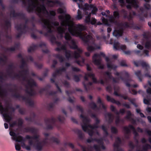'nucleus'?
Wrapping results in <instances>:
<instances>
[{
	"label": "nucleus",
	"mask_w": 151,
	"mask_h": 151,
	"mask_svg": "<svg viewBox=\"0 0 151 151\" xmlns=\"http://www.w3.org/2000/svg\"><path fill=\"white\" fill-rule=\"evenodd\" d=\"M48 6L52 7L56 5L60 7H63L64 3L60 0H12L13 3H17L19 1L22 2L23 6L27 5V11L29 12H35L40 18L38 22L41 24L43 29L47 31L44 34L46 37L50 39L52 44H56L58 47L55 49L57 51L61 50L65 51L66 57L69 59L72 55L75 58H80L81 60H76V63H84V59L81 57L80 54L82 50L78 49L73 53L66 50V47H69L70 48L75 49L78 47L76 45L74 40L72 39L69 34L70 33L72 35L79 37L83 41L85 45L88 46V50L92 52L96 49V46L94 42V41L92 37L86 32H82L83 30L86 29L85 26L82 24L74 25L73 23L71 20V17L68 14H61L58 16V18L60 22V26L57 27L58 33L57 37L58 38H62L63 37V34L65 35V38L66 41L64 42V45L61 46L60 42L56 41V39L53 33L54 26H58L59 22L55 21L54 22H50V20L45 19L44 17L48 18L49 14L45 7L44 2Z\"/></svg>",
	"instance_id": "1"
},
{
	"label": "nucleus",
	"mask_w": 151,
	"mask_h": 151,
	"mask_svg": "<svg viewBox=\"0 0 151 151\" xmlns=\"http://www.w3.org/2000/svg\"><path fill=\"white\" fill-rule=\"evenodd\" d=\"M18 57L22 58L21 65L19 66L21 71H19L18 74L15 73L14 71L15 67L14 64L11 63L8 66L7 75L0 72V81L3 82L8 77L12 79L22 80L25 87L26 93L29 96H33L36 93L34 87L37 86L36 83L29 76L28 65L22 57V55L18 54Z\"/></svg>",
	"instance_id": "2"
},
{
	"label": "nucleus",
	"mask_w": 151,
	"mask_h": 151,
	"mask_svg": "<svg viewBox=\"0 0 151 151\" xmlns=\"http://www.w3.org/2000/svg\"><path fill=\"white\" fill-rule=\"evenodd\" d=\"M80 117L83 119V124L81 125L83 129L85 132H87L89 135L91 137L94 133L93 130L95 128H98L99 127L98 124L100 123L99 120L96 118V123L93 125H91L88 124L91 121L90 119L87 117L83 116L82 114L81 115Z\"/></svg>",
	"instance_id": "3"
},
{
	"label": "nucleus",
	"mask_w": 151,
	"mask_h": 151,
	"mask_svg": "<svg viewBox=\"0 0 151 151\" xmlns=\"http://www.w3.org/2000/svg\"><path fill=\"white\" fill-rule=\"evenodd\" d=\"M15 110V108L10 104L7 105L5 107H3L2 105H0V113L6 122L8 123L12 119V114Z\"/></svg>",
	"instance_id": "4"
},
{
	"label": "nucleus",
	"mask_w": 151,
	"mask_h": 151,
	"mask_svg": "<svg viewBox=\"0 0 151 151\" xmlns=\"http://www.w3.org/2000/svg\"><path fill=\"white\" fill-rule=\"evenodd\" d=\"M115 25L118 29L121 31V33H119L117 32L115 34L114 32H113V34L114 36L115 37H120L122 35V31L124 28H129L130 27V26L128 23L126 22H119L118 21H116L115 22Z\"/></svg>",
	"instance_id": "5"
},
{
	"label": "nucleus",
	"mask_w": 151,
	"mask_h": 151,
	"mask_svg": "<svg viewBox=\"0 0 151 151\" xmlns=\"http://www.w3.org/2000/svg\"><path fill=\"white\" fill-rule=\"evenodd\" d=\"M100 55L105 57V55L103 52H101L100 55L99 54H95L93 57V63L97 66L99 69H102L104 68V65L102 64V60Z\"/></svg>",
	"instance_id": "6"
},
{
	"label": "nucleus",
	"mask_w": 151,
	"mask_h": 151,
	"mask_svg": "<svg viewBox=\"0 0 151 151\" xmlns=\"http://www.w3.org/2000/svg\"><path fill=\"white\" fill-rule=\"evenodd\" d=\"M15 28L19 32L16 36L17 38L20 37L23 33H26L29 29L26 26V24L24 23H22L19 25H16L15 26Z\"/></svg>",
	"instance_id": "7"
},
{
	"label": "nucleus",
	"mask_w": 151,
	"mask_h": 151,
	"mask_svg": "<svg viewBox=\"0 0 151 151\" xmlns=\"http://www.w3.org/2000/svg\"><path fill=\"white\" fill-rule=\"evenodd\" d=\"M45 138L44 139L43 142L45 144H49L52 142H53L58 144L60 142L59 138H56L54 137H51L49 135L48 133L44 134Z\"/></svg>",
	"instance_id": "8"
},
{
	"label": "nucleus",
	"mask_w": 151,
	"mask_h": 151,
	"mask_svg": "<svg viewBox=\"0 0 151 151\" xmlns=\"http://www.w3.org/2000/svg\"><path fill=\"white\" fill-rule=\"evenodd\" d=\"M150 73L148 69L147 68H145L144 75H142L141 71L139 70L135 71L134 72L135 74L137 77L139 81L141 82L142 81V78H143L144 77L151 78V76L150 75Z\"/></svg>",
	"instance_id": "9"
},
{
	"label": "nucleus",
	"mask_w": 151,
	"mask_h": 151,
	"mask_svg": "<svg viewBox=\"0 0 151 151\" xmlns=\"http://www.w3.org/2000/svg\"><path fill=\"white\" fill-rule=\"evenodd\" d=\"M9 10L10 11L9 15L10 18L11 17L17 18L20 17L24 19H25V15L22 13H15V11L12 6H10L9 8Z\"/></svg>",
	"instance_id": "10"
},
{
	"label": "nucleus",
	"mask_w": 151,
	"mask_h": 151,
	"mask_svg": "<svg viewBox=\"0 0 151 151\" xmlns=\"http://www.w3.org/2000/svg\"><path fill=\"white\" fill-rule=\"evenodd\" d=\"M56 120L53 117L46 118L45 119V123L46 125V129H50L52 128V125L55 122Z\"/></svg>",
	"instance_id": "11"
},
{
	"label": "nucleus",
	"mask_w": 151,
	"mask_h": 151,
	"mask_svg": "<svg viewBox=\"0 0 151 151\" xmlns=\"http://www.w3.org/2000/svg\"><path fill=\"white\" fill-rule=\"evenodd\" d=\"M113 48L115 50L121 49L123 51H124V50L126 49L127 47L125 45H120L118 41L115 40L113 44Z\"/></svg>",
	"instance_id": "12"
},
{
	"label": "nucleus",
	"mask_w": 151,
	"mask_h": 151,
	"mask_svg": "<svg viewBox=\"0 0 151 151\" xmlns=\"http://www.w3.org/2000/svg\"><path fill=\"white\" fill-rule=\"evenodd\" d=\"M121 143L122 142L120 138L119 137H117L114 144V151H124L121 148L119 147Z\"/></svg>",
	"instance_id": "13"
},
{
	"label": "nucleus",
	"mask_w": 151,
	"mask_h": 151,
	"mask_svg": "<svg viewBox=\"0 0 151 151\" xmlns=\"http://www.w3.org/2000/svg\"><path fill=\"white\" fill-rule=\"evenodd\" d=\"M37 139H37L36 140V141L37 142V143L36 144L34 145V147L35 149L37 151H41L44 145L46 144H45L43 142L44 139L42 142H39Z\"/></svg>",
	"instance_id": "14"
},
{
	"label": "nucleus",
	"mask_w": 151,
	"mask_h": 151,
	"mask_svg": "<svg viewBox=\"0 0 151 151\" xmlns=\"http://www.w3.org/2000/svg\"><path fill=\"white\" fill-rule=\"evenodd\" d=\"M120 15L118 12L114 11L113 12V16L109 17V21L111 23H114L116 21L114 19H118L119 18Z\"/></svg>",
	"instance_id": "15"
},
{
	"label": "nucleus",
	"mask_w": 151,
	"mask_h": 151,
	"mask_svg": "<svg viewBox=\"0 0 151 151\" xmlns=\"http://www.w3.org/2000/svg\"><path fill=\"white\" fill-rule=\"evenodd\" d=\"M126 2L129 4L126 6L127 9H130L132 6L137 8L138 6L136 0H126Z\"/></svg>",
	"instance_id": "16"
},
{
	"label": "nucleus",
	"mask_w": 151,
	"mask_h": 151,
	"mask_svg": "<svg viewBox=\"0 0 151 151\" xmlns=\"http://www.w3.org/2000/svg\"><path fill=\"white\" fill-rule=\"evenodd\" d=\"M91 78L93 82L95 83H97L99 82L97 81L96 78L95 77V74L91 72H88L85 74L84 76V79L86 81H88V77Z\"/></svg>",
	"instance_id": "17"
},
{
	"label": "nucleus",
	"mask_w": 151,
	"mask_h": 151,
	"mask_svg": "<svg viewBox=\"0 0 151 151\" xmlns=\"http://www.w3.org/2000/svg\"><path fill=\"white\" fill-rule=\"evenodd\" d=\"M66 69L65 67H63L59 69L58 70H57L52 74V76L55 78L58 75H61L63 72H65Z\"/></svg>",
	"instance_id": "18"
},
{
	"label": "nucleus",
	"mask_w": 151,
	"mask_h": 151,
	"mask_svg": "<svg viewBox=\"0 0 151 151\" xmlns=\"http://www.w3.org/2000/svg\"><path fill=\"white\" fill-rule=\"evenodd\" d=\"M138 16L140 20L144 21V17L145 18H147L148 15L147 12H146L145 10L143 11V10H142L141 13L139 14Z\"/></svg>",
	"instance_id": "19"
},
{
	"label": "nucleus",
	"mask_w": 151,
	"mask_h": 151,
	"mask_svg": "<svg viewBox=\"0 0 151 151\" xmlns=\"http://www.w3.org/2000/svg\"><path fill=\"white\" fill-rule=\"evenodd\" d=\"M23 100H24L26 104L30 106H33L34 104V102L29 98H25L22 97Z\"/></svg>",
	"instance_id": "20"
},
{
	"label": "nucleus",
	"mask_w": 151,
	"mask_h": 151,
	"mask_svg": "<svg viewBox=\"0 0 151 151\" xmlns=\"http://www.w3.org/2000/svg\"><path fill=\"white\" fill-rule=\"evenodd\" d=\"M102 139V144L100 143L98 144L99 145H97L94 144L93 145V147L96 151H100V145H101V148L103 150H105L106 149L104 145V143L103 142V139L101 138Z\"/></svg>",
	"instance_id": "21"
},
{
	"label": "nucleus",
	"mask_w": 151,
	"mask_h": 151,
	"mask_svg": "<svg viewBox=\"0 0 151 151\" xmlns=\"http://www.w3.org/2000/svg\"><path fill=\"white\" fill-rule=\"evenodd\" d=\"M123 129L125 132V137L127 139H129L130 136L129 133L130 132L129 128L127 126H125L123 127Z\"/></svg>",
	"instance_id": "22"
},
{
	"label": "nucleus",
	"mask_w": 151,
	"mask_h": 151,
	"mask_svg": "<svg viewBox=\"0 0 151 151\" xmlns=\"http://www.w3.org/2000/svg\"><path fill=\"white\" fill-rule=\"evenodd\" d=\"M74 132L78 134V137L79 139L82 140L83 139L84 135L81 130L78 129H76L74 130Z\"/></svg>",
	"instance_id": "23"
},
{
	"label": "nucleus",
	"mask_w": 151,
	"mask_h": 151,
	"mask_svg": "<svg viewBox=\"0 0 151 151\" xmlns=\"http://www.w3.org/2000/svg\"><path fill=\"white\" fill-rule=\"evenodd\" d=\"M27 132H30L32 134H36L37 132V130L33 127H28L25 129Z\"/></svg>",
	"instance_id": "24"
},
{
	"label": "nucleus",
	"mask_w": 151,
	"mask_h": 151,
	"mask_svg": "<svg viewBox=\"0 0 151 151\" xmlns=\"http://www.w3.org/2000/svg\"><path fill=\"white\" fill-rule=\"evenodd\" d=\"M94 141H96L98 143V144H102V139L101 138H100L99 139H97L96 138L93 139L92 138H88L87 139V142L88 143L93 142Z\"/></svg>",
	"instance_id": "25"
},
{
	"label": "nucleus",
	"mask_w": 151,
	"mask_h": 151,
	"mask_svg": "<svg viewBox=\"0 0 151 151\" xmlns=\"http://www.w3.org/2000/svg\"><path fill=\"white\" fill-rule=\"evenodd\" d=\"M122 12L124 14L123 17L124 18H127L129 21L131 20L132 19V17L131 15V13L130 12L129 14V16H127V13L126 11L124 9H122Z\"/></svg>",
	"instance_id": "26"
},
{
	"label": "nucleus",
	"mask_w": 151,
	"mask_h": 151,
	"mask_svg": "<svg viewBox=\"0 0 151 151\" xmlns=\"http://www.w3.org/2000/svg\"><path fill=\"white\" fill-rule=\"evenodd\" d=\"M39 47L42 48V51L43 52L45 53H47L49 52V50L46 49L45 50H44L43 49H46L47 46L46 44L44 42H42L39 45Z\"/></svg>",
	"instance_id": "27"
},
{
	"label": "nucleus",
	"mask_w": 151,
	"mask_h": 151,
	"mask_svg": "<svg viewBox=\"0 0 151 151\" xmlns=\"http://www.w3.org/2000/svg\"><path fill=\"white\" fill-rule=\"evenodd\" d=\"M10 92H14L15 93L14 94H13L12 95V96L14 98H19L20 96V95L17 93V87L16 86L14 87V89L13 90L10 89Z\"/></svg>",
	"instance_id": "28"
},
{
	"label": "nucleus",
	"mask_w": 151,
	"mask_h": 151,
	"mask_svg": "<svg viewBox=\"0 0 151 151\" xmlns=\"http://www.w3.org/2000/svg\"><path fill=\"white\" fill-rule=\"evenodd\" d=\"M19 45V43H18L16 44H15L14 47H12L10 48H7L6 49V51L9 52L14 51L15 50L18 49Z\"/></svg>",
	"instance_id": "29"
},
{
	"label": "nucleus",
	"mask_w": 151,
	"mask_h": 151,
	"mask_svg": "<svg viewBox=\"0 0 151 151\" xmlns=\"http://www.w3.org/2000/svg\"><path fill=\"white\" fill-rule=\"evenodd\" d=\"M11 23L10 20H6L5 21V27L8 31H10L11 29Z\"/></svg>",
	"instance_id": "30"
},
{
	"label": "nucleus",
	"mask_w": 151,
	"mask_h": 151,
	"mask_svg": "<svg viewBox=\"0 0 151 151\" xmlns=\"http://www.w3.org/2000/svg\"><path fill=\"white\" fill-rule=\"evenodd\" d=\"M132 115V114L131 112L128 111L127 112V114L125 117L124 118V119H126L128 120H130L132 119V123L133 124H135V121L134 119H133L131 118L130 116Z\"/></svg>",
	"instance_id": "31"
},
{
	"label": "nucleus",
	"mask_w": 151,
	"mask_h": 151,
	"mask_svg": "<svg viewBox=\"0 0 151 151\" xmlns=\"http://www.w3.org/2000/svg\"><path fill=\"white\" fill-rule=\"evenodd\" d=\"M142 148L143 151L138 150L136 151H147L149 149H151V146L148 144H146L142 145Z\"/></svg>",
	"instance_id": "32"
},
{
	"label": "nucleus",
	"mask_w": 151,
	"mask_h": 151,
	"mask_svg": "<svg viewBox=\"0 0 151 151\" xmlns=\"http://www.w3.org/2000/svg\"><path fill=\"white\" fill-rule=\"evenodd\" d=\"M124 122V119H120L119 116H116L115 123L117 126H118L119 124H123Z\"/></svg>",
	"instance_id": "33"
},
{
	"label": "nucleus",
	"mask_w": 151,
	"mask_h": 151,
	"mask_svg": "<svg viewBox=\"0 0 151 151\" xmlns=\"http://www.w3.org/2000/svg\"><path fill=\"white\" fill-rule=\"evenodd\" d=\"M7 61V58L6 56L3 55L0 58V63L3 65L5 64Z\"/></svg>",
	"instance_id": "34"
},
{
	"label": "nucleus",
	"mask_w": 151,
	"mask_h": 151,
	"mask_svg": "<svg viewBox=\"0 0 151 151\" xmlns=\"http://www.w3.org/2000/svg\"><path fill=\"white\" fill-rule=\"evenodd\" d=\"M105 116L106 119H108V122L111 123L113 121V118H112V115L110 113L106 114Z\"/></svg>",
	"instance_id": "35"
},
{
	"label": "nucleus",
	"mask_w": 151,
	"mask_h": 151,
	"mask_svg": "<svg viewBox=\"0 0 151 151\" xmlns=\"http://www.w3.org/2000/svg\"><path fill=\"white\" fill-rule=\"evenodd\" d=\"M40 137V135L38 134L32 136H31L29 135H27L26 137V138L27 139H35L36 140L37 139H38Z\"/></svg>",
	"instance_id": "36"
},
{
	"label": "nucleus",
	"mask_w": 151,
	"mask_h": 151,
	"mask_svg": "<svg viewBox=\"0 0 151 151\" xmlns=\"http://www.w3.org/2000/svg\"><path fill=\"white\" fill-rule=\"evenodd\" d=\"M38 46L34 44H32V46H30L28 48V52H30L32 51H34L35 50L37 49L38 47Z\"/></svg>",
	"instance_id": "37"
},
{
	"label": "nucleus",
	"mask_w": 151,
	"mask_h": 151,
	"mask_svg": "<svg viewBox=\"0 0 151 151\" xmlns=\"http://www.w3.org/2000/svg\"><path fill=\"white\" fill-rule=\"evenodd\" d=\"M101 127L103 131L104 135L105 137H107L108 135V133L107 131V129L105 127L104 125H102Z\"/></svg>",
	"instance_id": "38"
},
{
	"label": "nucleus",
	"mask_w": 151,
	"mask_h": 151,
	"mask_svg": "<svg viewBox=\"0 0 151 151\" xmlns=\"http://www.w3.org/2000/svg\"><path fill=\"white\" fill-rule=\"evenodd\" d=\"M15 140L16 142H23V141H24L23 138L20 136H19L18 137L17 136Z\"/></svg>",
	"instance_id": "39"
},
{
	"label": "nucleus",
	"mask_w": 151,
	"mask_h": 151,
	"mask_svg": "<svg viewBox=\"0 0 151 151\" xmlns=\"http://www.w3.org/2000/svg\"><path fill=\"white\" fill-rule=\"evenodd\" d=\"M120 78L123 81H124V82L126 86L127 87H130L131 85H130V84L129 83L127 82V81H128L130 82L131 81V80H127V81H126L124 80V78L122 77H120Z\"/></svg>",
	"instance_id": "40"
},
{
	"label": "nucleus",
	"mask_w": 151,
	"mask_h": 151,
	"mask_svg": "<svg viewBox=\"0 0 151 151\" xmlns=\"http://www.w3.org/2000/svg\"><path fill=\"white\" fill-rule=\"evenodd\" d=\"M57 11L58 13V14H64L66 12V11L65 10V9H62V8H60L58 9Z\"/></svg>",
	"instance_id": "41"
},
{
	"label": "nucleus",
	"mask_w": 151,
	"mask_h": 151,
	"mask_svg": "<svg viewBox=\"0 0 151 151\" xmlns=\"http://www.w3.org/2000/svg\"><path fill=\"white\" fill-rule=\"evenodd\" d=\"M111 133L113 134H116L118 132L117 129L114 127H111Z\"/></svg>",
	"instance_id": "42"
},
{
	"label": "nucleus",
	"mask_w": 151,
	"mask_h": 151,
	"mask_svg": "<svg viewBox=\"0 0 151 151\" xmlns=\"http://www.w3.org/2000/svg\"><path fill=\"white\" fill-rule=\"evenodd\" d=\"M57 58H58L60 62H62L64 60V58L59 54H58L55 56Z\"/></svg>",
	"instance_id": "43"
},
{
	"label": "nucleus",
	"mask_w": 151,
	"mask_h": 151,
	"mask_svg": "<svg viewBox=\"0 0 151 151\" xmlns=\"http://www.w3.org/2000/svg\"><path fill=\"white\" fill-rule=\"evenodd\" d=\"M91 14V13H89L88 16L86 17L85 19V22H86L88 23L90 22Z\"/></svg>",
	"instance_id": "44"
},
{
	"label": "nucleus",
	"mask_w": 151,
	"mask_h": 151,
	"mask_svg": "<svg viewBox=\"0 0 151 151\" xmlns=\"http://www.w3.org/2000/svg\"><path fill=\"white\" fill-rule=\"evenodd\" d=\"M9 134L10 136L13 137L12 139L15 140L17 137V135L15 133L11 131L10 132Z\"/></svg>",
	"instance_id": "45"
},
{
	"label": "nucleus",
	"mask_w": 151,
	"mask_h": 151,
	"mask_svg": "<svg viewBox=\"0 0 151 151\" xmlns=\"http://www.w3.org/2000/svg\"><path fill=\"white\" fill-rule=\"evenodd\" d=\"M107 67L108 68H112L114 70H115L117 68V66L116 65L114 66L112 64H110V63H108L107 64Z\"/></svg>",
	"instance_id": "46"
},
{
	"label": "nucleus",
	"mask_w": 151,
	"mask_h": 151,
	"mask_svg": "<svg viewBox=\"0 0 151 151\" xmlns=\"http://www.w3.org/2000/svg\"><path fill=\"white\" fill-rule=\"evenodd\" d=\"M77 14L78 15L76 17V18L78 20H80L82 18V16L81 15V12L79 10H78Z\"/></svg>",
	"instance_id": "47"
},
{
	"label": "nucleus",
	"mask_w": 151,
	"mask_h": 151,
	"mask_svg": "<svg viewBox=\"0 0 151 151\" xmlns=\"http://www.w3.org/2000/svg\"><path fill=\"white\" fill-rule=\"evenodd\" d=\"M151 47V42L150 41H147L145 45V47L146 48L149 49Z\"/></svg>",
	"instance_id": "48"
},
{
	"label": "nucleus",
	"mask_w": 151,
	"mask_h": 151,
	"mask_svg": "<svg viewBox=\"0 0 151 151\" xmlns=\"http://www.w3.org/2000/svg\"><path fill=\"white\" fill-rule=\"evenodd\" d=\"M133 133L134 135V139L135 140L137 143V144H138L139 141L137 139H136V137L138 136V134L137 132H136V130H135L133 132Z\"/></svg>",
	"instance_id": "49"
},
{
	"label": "nucleus",
	"mask_w": 151,
	"mask_h": 151,
	"mask_svg": "<svg viewBox=\"0 0 151 151\" xmlns=\"http://www.w3.org/2000/svg\"><path fill=\"white\" fill-rule=\"evenodd\" d=\"M89 8V5L87 3L85 4L84 6L83 7L82 9L84 12H86L87 10H88Z\"/></svg>",
	"instance_id": "50"
},
{
	"label": "nucleus",
	"mask_w": 151,
	"mask_h": 151,
	"mask_svg": "<svg viewBox=\"0 0 151 151\" xmlns=\"http://www.w3.org/2000/svg\"><path fill=\"white\" fill-rule=\"evenodd\" d=\"M58 119L61 123H63L65 120V118L62 116H59L58 117Z\"/></svg>",
	"instance_id": "51"
},
{
	"label": "nucleus",
	"mask_w": 151,
	"mask_h": 151,
	"mask_svg": "<svg viewBox=\"0 0 151 151\" xmlns=\"http://www.w3.org/2000/svg\"><path fill=\"white\" fill-rule=\"evenodd\" d=\"M106 99L109 102H111L112 103H113L115 99L111 97L110 96L108 95H106Z\"/></svg>",
	"instance_id": "52"
},
{
	"label": "nucleus",
	"mask_w": 151,
	"mask_h": 151,
	"mask_svg": "<svg viewBox=\"0 0 151 151\" xmlns=\"http://www.w3.org/2000/svg\"><path fill=\"white\" fill-rule=\"evenodd\" d=\"M5 38L6 39V41L7 42H11L12 41V37L11 36H9L7 35H6Z\"/></svg>",
	"instance_id": "53"
},
{
	"label": "nucleus",
	"mask_w": 151,
	"mask_h": 151,
	"mask_svg": "<svg viewBox=\"0 0 151 151\" xmlns=\"http://www.w3.org/2000/svg\"><path fill=\"white\" fill-rule=\"evenodd\" d=\"M106 90L109 93H111L112 91V88L110 85L108 86L106 88Z\"/></svg>",
	"instance_id": "54"
},
{
	"label": "nucleus",
	"mask_w": 151,
	"mask_h": 151,
	"mask_svg": "<svg viewBox=\"0 0 151 151\" xmlns=\"http://www.w3.org/2000/svg\"><path fill=\"white\" fill-rule=\"evenodd\" d=\"M97 20L94 18L92 17L91 20V23L93 25L95 24L96 23Z\"/></svg>",
	"instance_id": "55"
},
{
	"label": "nucleus",
	"mask_w": 151,
	"mask_h": 151,
	"mask_svg": "<svg viewBox=\"0 0 151 151\" xmlns=\"http://www.w3.org/2000/svg\"><path fill=\"white\" fill-rule=\"evenodd\" d=\"M23 123V120L21 118H19L18 120V126H21Z\"/></svg>",
	"instance_id": "56"
},
{
	"label": "nucleus",
	"mask_w": 151,
	"mask_h": 151,
	"mask_svg": "<svg viewBox=\"0 0 151 151\" xmlns=\"http://www.w3.org/2000/svg\"><path fill=\"white\" fill-rule=\"evenodd\" d=\"M54 106V104L53 103H51L47 106V108L49 110L52 109Z\"/></svg>",
	"instance_id": "57"
},
{
	"label": "nucleus",
	"mask_w": 151,
	"mask_h": 151,
	"mask_svg": "<svg viewBox=\"0 0 151 151\" xmlns=\"http://www.w3.org/2000/svg\"><path fill=\"white\" fill-rule=\"evenodd\" d=\"M101 19L102 20V21L103 22H105L106 23V24L108 26H110V24H109L108 23V20L107 19H105L104 17H102Z\"/></svg>",
	"instance_id": "58"
},
{
	"label": "nucleus",
	"mask_w": 151,
	"mask_h": 151,
	"mask_svg": "<svg viewBox=\"0 0 151 151\" xmlns=\"http://www.w3.org/2000/svg\"><path fill=\"white\" fill-rule=\"evenodd\" d=\"M90 106L91 108L93 109H95L97 107L96 104L93 102H92L90 104Z\"/></svg>",
	"instance_id": "59"
},
{
	"label": "nucleus",
	"mask_w": 151,
	"mask_h": 151,
	"mask_svg": "<svg viewBox=\"0 0 151 151\" xmlns=\"http://www.w3.org/2000/svg\"><path fill=\"white\" fill-rule=\"evenodd\" d=\"M98 11V9L96 7H94L93 8L92 11L91 13L93 14H96V12Z\"/></svg>",
	"instance_id": "60"
},
{
	"label": "nucleus",
	"mask_w": 151,
	"mask_h": 151,
	"mask_svg": "<svg viewBox=\"0 0 151 151\" xmlns=\"http://www.w3.org/2000/svg\"><path fill=\"white\" fill-rule=\"evenodd\" d=\"M72 71L74 72H78L80 71V69L76 67H73L72 66Z\"/></svg>",
	"instance_id": "61"
},
{
	"label": "nucleus",
	"mask_w": 151,
	"mask_h": 151,
	"mask_svg": "<svg viewBox=\"0 0 151 151\" xmlns=\"http://www.w3.org/2000/svg\"><path fill=\"white\" fill-rule=\"evenodd\" d=\"M76 109L78 111H80L82 113L83 112V110L82 108L80 106H76Z\"/></svg>",
	"instance_id": "62"
},
{
	"label": "nucleus",
	"mask_w": 151,
	"mask_h": 151,
	"mask_svg": "<svg viewBox=\"0 0 151 151\" xmlns=\"http://www.w3.org/2000/svg\"><path fill=\"white\" fill-rule=\"evenodd\" d=\"M120 65L122 66L123 67H127V65L126 64L125 61L122 60L120 62Z\"/></svg>",
	"instance_id": "63"
},
{
	"label": "nucleus",
	"mask_w": 151,
	"mask_h": 151,
	"mask_svg": "<svg viewBox=\"0 0 151 151\" xmlns=\"http://www.w3.org/2000/svg\"><path fill=\"white\" fill-rule=\"evenodd\" d=\"M129 147L132 149V150H129V151H132V150L134 148V146L132 142H129Z\"/></svg>",
	"instance_id": "64"
}]
</instances>
